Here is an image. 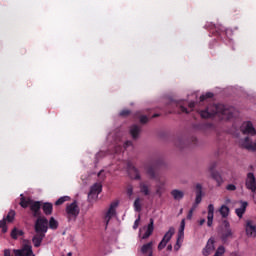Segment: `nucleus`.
Segmentation results:
<instances>
[{
    "instance_id": "obj_1",
    "label": "nucleus",
    "mask_w": 256,
    "mask_h": 256,
    "mask_svg": "<svg viewBox=\"0 0 256 256\" xmlns=\"http://www.w3.org/2000/svg\"><path fill=\"white\" fill-rule=\"evenodd\" d=\"M215 115L222 117V119H231L233 117V110L223 104H214L200 111L202 119H211Z\"/></svg>"
},
{
    "instance_id": "obj_2",
    "label": "nucleus",
    "mask_w": 256,
    "mask_h": 256,
    "mask_svg": "<svg viewBox=\"0 0 256 256\" xmlns=\"http://www.w3.org/2000/svg\"><path fill=\"white\" fill-rule=\"evenodd\" d=\"M79 213H81V208H79V203L77 202V200H74L72 203L66 204V215L69 222L77 221Z\"/></svg>"
},
{
    "instance_id": "obj_3",
    "label": "nucleus",
    "mask_w": 256,
    "mask_h": 256,
    "mask_svg": "<svg viewBox=\"0 0 256 256\" xmlns=\"http://www.w3.org/2000/svg\"><path fill=\"white\" fill-rule=\"evenodd\" d=\"M195 193H196L195 203L193 204L192 208L189 210L187 214V219L189 220L193 219V211H195V209H197V205H199L201 201H203V186L200 183L196 184Z\"/></svg>"
},
{
    "instance_id": "obj_4",
    "label": "nucleus",
    "mask_w": 256,
    "mask_h": 256,
    "mask_svg": "<svg viewBox=\"0 0 256 256\" xmlns=\"http://www.w3.org/2000/svg\"><path fill=\"white\" fill-rule=\"evenodd\" d=\"M34 231L46 235L49 231V220L45 216H39L35 221Z\"/></svg>"
},
{
    "instance_id": "obj_5",
    "label": "nucleus",
    "mask_w": 256,
    "mask_h": 256,
    "mask_svg": "<svg viewBox=\"0 0 256 256\" xmlns=\"http://www.w3.org/2000/svg\"><path fill=\"white\" fill-rule=\"evenodd\" d=\"M206 29H209V31H211L213 35L220 37V39H223V37H227V33H229V30L222 25L217 26L212 23L206 25Z\"/></svg>"
},
{
    "instance_id": "obj_6",
    "label": "nucleus",
    "mask_w": 256,
    "mask_h": 256,
    "mask_svg": "<svg viewBox=\"0 0 256 256\" xmlns=\"http://www.w3.org/2000/svg\"><path fill=\"white\" fill-rule=\"evenodd\" d=\"M13 253L15 256H35L33 253V246H31L29 241L23 244L21 249H14Z\"/></svg>"
},
{
    "instance_id": "obj_7",
    "label": "nucleus",
    "mask_w": 256,
    "mask_h": 256,
    "mask_svg": "<svg viewBox=\"0 0 256 256\" xmlns=\"http://www.w3.org/2000/svg\"><path fill=\"white\" fill-rule=\"evenodd\" d=\"M183 237H185V219H182L180 223L176 244L174 245L175 251H179V249H181V244L183 243Z\"/></svg>"
},
{
    "instance_id": "obj_8",
    "label": "nucleus",
    "mask_w": 256,
    "mask_h": 256,
    "mask_svg": "<svg viewBox=\"0 0 256 256\" xmlns=\"http://www.w3.org/2000/svg\"><path fill=\"white\" fill-rule=\"evenodd\" d=\"M183 237H185V219H182L180 223L176 244L174 245L175 251H179V249H181V244L183 243Z\"/></svg>"
},
{
    "instance_id": "obj_9",
    "label": "nucleus",
    "mask_w": 256,
    "mask_h": 256,
    "mask_svg": "<svg viewBox=\"0 0 256 256\" xmlns=\"http://www.w3.org/2000/svg\"><path fill=\"white\" fill-rule=\"evenodd\" d=\"M173 235H175V228L170 227L169 230L163 236L161 242L159 243L158 251H162V249H165V247H167V243L171 241Z\"/></svg>"
},
{
    "instance_id": "obj_10",
    "label": "nucleus",
    "mask_w": 256,
    "mask_h": 256,
    "mask_svg": "<svg viewBox=\"0 0 256 256\" xmlns=\"http://www.w3.org/2000/svg\"><path fill=\"white\" fill-rule=\"evenodd\" d=\"M215 167H217V162H213L210 167H209V171L211 173V177L212 179H214V181H216L217 186L221 187V185H223V176H221V174L217 171H215Z\"/></svg>"
},
{
    "instance_id": "obj_11",
    "label": "nucleus",
    "mask_w": 256,
    "mask_h": 256,
    "mask_svg": "<svg viewBox=\"0 0 256 256\" xmlns=\"http://www.w3.org/2000/svg\"><path fill=\"white\" fill-rule=\"evenodd\" d=\"M118 206H119V201H114L110 204V207L104 217L106 226L109 225L111 218L115 215V209H117Z\"/></svg>"
},
{
    "instance_id": "obj_12",
    "label": "nucleus",
    "mask_w": 256,
    "mask_h": 256,
    "mask_svg": "<svg viewBox=\"0 0 256 256\" xmlns=\"http://www.w3.org/2000/svg\"><path fill=\"white\" fill-rule=\"evenodd\" d=\"M127 169H128V173L131 177V179H135L136 181L141 180V174L139 173V169H137L133 163L128 162L127 163Z\"/></svg>"
},
{
    "instance_id": "obj_13",
    "label": "nucleus",
    "mask_w": 256,
    "mask_h": 256,
    "mask_svg": "<svg viewBox=\"0 0 256 256\" xmlns=\"http://www.w3.org/2000/svg\"><path fill=\"white\" fill-rule=\"evenodd\" d=\"M240 143L244 149H247L248 151H256V141L253 143V141H251V138H249V136L241 140Z\"/></svg>"
},
{
    "instance_id": "obj_14",
    "label": "nucleus",
    "mask_w": 256,
    "mask_h": 256,
    "mask_svg": "<svg viewBox=\"0 0 256 256\" xmlns=\"http://www.w3.org/2000/svg\"><path fill=\"white\" fill-rule=\"evenodd\" d=\"M41 207V201H32V204H30V211H32L33 217H41Z\"/></svg>"
},
{
    "instance_id": "obj_15",
    "label": "nucleus",
    "mask_w": 256,
    "mask_h": 256,
    "mask_svg": "<svg viewBox=\"0 0 256 256\" xmlns=\"http://www.w3.org/2000/svg\"><path fill=\"white\" fill-rule=\"evenodd\" d=\"M242 133L243 135H256L255 127H253L251 121L245 122L242 125Z\"/></svg>"
},
{
    "instance_id": "obj_16",
    "label": "nucleus",
    "mask_w": 256,
    "mask_h": 256,
    "mask_svg": "<svg viewBox=\"0 0 256 256\" xmlns=\"http://www.w3.org/2000/svg\"><path fill=\"white\" fill-rule=\"evenodd\" d=\"M103 191V185L101 183H95L91 188L90 192L88 193V199H91V196L99 197V194Z\"/></svg>"
},
{
    "instance_id": "obj_17",
    "label": "nucleus",
    "mask_w": 256,
    "mask_h": 256,
    "mask_svg": "<svg viewBox=\"0 0 256 256\" xmlns=\"http://www.w3.org/2000/svg\"><path fill=\"white\" fill-rule=\"evenodd\" d=\"M245 231L247 237H256V226L253 225V222L251 220H248L246 222Z\"/></svg>"
},
{
    "instance_id": "obj_18",
    "label": "nucleus",
    "mask_w": 256,
    "mask_h": 256,
    "mask_svg": "<svg viewBox=\"0 0 256 256\" xmlns=\"http://www.w3.org/2000/svg\"><path fill=\"white\" fill-rule=\"evenodd\" d=\"M45 239V234L36 232V234L32 237V243L34 247L39 248V246L43 243Z\"/></svg>"
},
{
    "instance_id": "obj_19",
    "label": "nucleus",
    "mask_w": 256,
    "mask_h": 256,
    "mask_svg": "<svg viewBox=\"0 0 256 256\" xmlns=\"http://www.w3.org/2000/svg\"><path fill=\"white\" fill-rule=\"evenodd\" d=\"M231 238H233V231L231 230V228H229V222H226L225 230L222 233L221 239L225 243L227 242V239H231Z\"/></svg>"
},
{
    "instance_id": "obj_20",
    "label": "nucleus",
    "mask_w": 256,
    "mask_h": 256,
    "mask_svg": "<svg viewBox=\"0 0 256 256\" xmlns=\"http://www.w3.org/2000/svg\"><path fill=\"white\" fill-rule=\"evenodd\" d=\"M240 203H241L240 208L235 209V213L237 217H239V219L243 218V215H245V211H247V207L249 205V203L245 201H241Z\"/></svg>"
},
{
    "instance_id": "obj_21",
    "label": "nucleus",
    "mask_w": 256,
    "mask_h": 256,
    "mask_svg": "<svg viewBox=\"0 0 256 256\" xmlns=\"http://www.w3.org/2000/svg\"><path fill=\"white\" fill-rule=\"evenodd\" d=\"M214 213H215V206H213V204H209L208 205V216H207V225L209 227L213 226V217H214Z\"/></svg>"
},
{
    "instance_id": "obj_22",
    "label": "nucleus",
    "mask_w": 256,
    "mask_h": 256,
    "mask_svg": "<svg viewBox=\"0 0 256 256\" xmlns=\"http://www.w3.org/2000/svg\"><path fill=\"white\" fill-rule=\"evenodd\" d=\"M154 223H155V221L153 220V218H150V222L147 226V230L144 233V235L142 236V239H149V237H151V235L153 234Z\"/></svg>"
},
{
    "instance_id": "obj_23",
    "label": "nucleus",
    "mask_w": 256,
    "mask_h": 256,
    "mask_svg": "<svg viewBox=\"0 0 256 256\" xmlns=\"http://www.w3.org/2000/svg\"><path fill=\"white\" fill-rule=\"evenodd\" d=\"M20 203L19 205L23 208V209H27V207H31V204L33 203V200H31V198H25V196H23V194L20 195Z\"/></svg>"
},
{
    "instance_id": "obj_24",
    "label": "nucleus",
    "mask_w": 256,
    "mask_h": 256,
    "mask_svg": "<svg viewBox=\"0 0 256 256\" xmlns=\"http://www.w3.org/2000/svg\"><path fill=\"white\" fill-rule=\"evenodd\" d=\"M170 194L172 195L175 201H181V199L185 197V192L177 189L172 190Z\"/></svg>"
},
{
    "instance_id": "obj_25",
    "label": "nucleus",
    "mask_w": 256,
    "mask_h": 256,
    "mask_svg": "<svg viewBox=\"0 0 256 256\" xmlns=\"http://www.w3.org/2000/svg\"><path fill=\"white\" fill-rule=\"evenodd\" d=\"M42 210L46 215H53V204L51 202L43 203Z\"/></svg>"
},
{
    "instance_id": "obj_26",
    "label": "nucleus",
    "mask_w": 256,
    "mask_h": 256,
    "mask_svg": "<svg viewBox=\"0 0 256 256\" xmlns=\"http://www.w3.org/2000/svg\"><path fill=\"white\" fill-rule=\"evenodd\" d=\"M139 133H141V127L138 125H133L130 128V135L133 139H137L139 137Z\"/></svg>"
},
{
    "instance_id": "obj_27",
    "label": "nucleus",
    "mask_w": 256,
    "mask_h": 256,
    "mask_svg": "<svg viewBox=\"0 0 256 256\" xmlns=\"http://www.w3.org/2000/svg\"><path fill=\"white\" fill-rule=\"evenodd\" d=\"M214 249L215 247L213 246V240L208 241L205 249L203 250V255L205 256L211 255Z\"/></svg>"
},
{
    "instance_id": "obj_28",
    "label": "nucleus",
    "mask_w": 256,
    "mask_h": 256,
    "mask_svg": "<svg viewBox=\"0 0 256 256\" xmlns=\"http://www.w3.org/2000/svg\"><path fill=\"white\" fill-rule=\"evenodd\" d=\"M48 227L55 231L59 228V222L54 217H51L48 222Z\"/></svg>"
},
{
    "instance_id": "obj_29",
    "label": "nucleus",
    "mask_w": 256,
    "mask_h": 256,
    "mask_svg": "<svg viewBox=\"0 0 256 256\" xmlns=\"http://www.w3.org/2000/svg\"><path fill=\"white\" fill-rule=\"evenodd\" d=\"M23 235H25V232H23V230H19L17 228H14L11 231V237L15 240L19 239V237H23Z\"/></svg>"
},
{
    "instance_id": "obj_30",
    "label": "nucleus",
    "mask_w": 256,
    "mask_h": 256,
    "mask_svg": "<svg viewBox=\"0 0 256 256\" xmlns=\"http://www.w3.org/2000/svg\"><path fill=\"white\" fill-rule=\"evenodd\" d=\"M146 173L150 177V179H157V173L155 172V167L153 166L146 167Z\"/></svg>"
},
{
    "instance_id": "obj_31",
    "label": "nucleus",
    "mask_w": 256,
    "mask_h": 256,
    "mask_svg": "<svg viewBox=\"0 0 256 256\" xmlns=\"http://www.w3.org/2000/svg\"><path fill=\"white\" fill-rule=\"evenodd\" d=\"M140 193H143L145 196L150 195L151 193L149 190V185H147L145 182L140 183Z\"/></svg>"
},
{
    "instance_id": "obj_32",
    "label": "nucleus",
    "mask_w": 256,
    "mask_h": 256,
    "mask_svg": "<svg viewBox=\"0 0 256 256\" xmlns=\"http://www.w3.org/2000/svg\"><path fill=\"white\" fill-rule=\"evenodd\" d=\"M142 253H153V242L144 244L141 248Z\"/></svg>"
},
{
    "instance_id": "obj_33",
    "label": "nucleus",
    "mask_w": 256,
    "mask_h": 256,
    "mask_svg": "<svg viewBox=\"0 0 256 256\" xmlns=\"http://www.w3.org/2000/svg\"><path fill=\"white\" fill-rule=\"evenodd\" d=\"M219 213L223 219H226V217H229V208L227 207V205H222L219 209Z\"/></svg>"
},
{
    "instance_id": "obj_34",
    "label": "nucleus",
    "mask_w": 256,
    "mask_h": 256,
    "mask_svg": "<svg viewBox=\"0 0 256 256\" xmlns=\"http://www.w3.org/2000/svg\"><path fill=\"white\" fill-rule=\"evenodd\" d=\"M165 182H161L160 184L157 185V189H156V195H158V197H162L163 195V191H165Z\"/></svg>"
},
{
    "instance_id": "obj_35",
    "label": "nucleus",
    "mask_w": 256,
    "mask_h": 256,
    "mask_svg": "<svg viewBox=\"0 0 256 256\" xmlns=\"http://www.w3.org/2000/svg\"><path fill=\"white\" fill-rule=\"evenodd\" d=\"M67 201H71V197L62 196L55 202V205L59 207V205H63V203H67Z\"/></svg>"
},
{
    "instance_id": "obj_36",
    "label": "nucleus",
    "mask_w": 256,
    "mask_h": 256,
    "mask_svg": "<svg viewBox=\"0 0 256 256\" xmlns=\"http://www.w3.org/2000/svg\"><path fill=\"white\" fill-rule=\"evenodd\" d=\"M6 222L8 223H13V220L15 219V210H10L6 216V218H4Z\"/></svg>"
},
{
    "instance_id": "obj_37",
    "label": "nucleus",
    "mask_w": 256,
    "mask_h": 256,
    "mask_svg": "<svg viewBox=\"0 0 256 256\" xmlns=\"http://www.w3.org/2000/svg\"><path fill=\"white\" fill-rule=\"evenodd\" d=\"M134 210L137 213H140V211H141V199L140 198L135 199V201H134Z\"/></svg>"
},
{
    "instance_id": "obj_38",
    "label": "nucleus",
    "mask_w": 256,
    "mask_h": 256,
    "mask_svg": "<svg viewBox=\"0 0 256 256\" xmlns=\"http://www.w3.org/2000/svg\"><path fill=\"white\" fill-rule=\"evenodd\" d=\"M206 99H213V93L208 92L205 95L200 96V103H203Z\"/></svg>"
},
{
    "instance_id": "obj_39",
    "label": "nucleus",
    "mask_w": 256,
    "mask_h": 256,
    "mask_svg": "<svg viewBox=\"0 0 256 256\" xmlns=\"http://www.w3.org/2000/svg\"><path fill=\"white\" fill-rule=\"evenodd\" d=\"M0 229H2L3 233H7V222L5 218L0 220Z\"/></svg>"
},
{
    "instance_id": "obj_40",
    "label": "nucleus",
    "mask_w": 256,
    "mask_h": 256,
    "mask_svg": "<svg viewBox=\"0 0 256 256\" xmlns=\"http://www.w3.org/2000/svg\"><path fill=\"white\" fill-rule=\"evenodd\" d=\"M175 145L176 147H178L179 149H183V147H185V145L183 144V140L181 138H178L176 141H175Z\"/></svg>"
},
{
    "instance_id": "obj_41",
    "label": "nucleus",
    "mask_w": 256,
    "mask_h": 256,
    "mask_svg": "<svg viewBox=\"0 0 256 256\" xmlns=\"http://www.w3.org/2000/svg\"><path fill=\"white\" fill-rule=\"evenodd\" d=\"M128 115H131V110L124 109L120 112V117H128Z\"/></svg>"
},
{
    "instance_id": "obj_42",
    "label": "nucleus",
    "mask_w": 256,
    "mask_h": 256,
    "mask_svg": "<svg viewBox=\"0 0 256 256\" xmlns=\"http://www.w3.org/2000/svg\"><path fill=\"white\" fill-rule=\"evenodd\" d=\"M149 122V118L145 115L140 116V123H142V125H145V123Z\"/></svg>"
},
{
    "instance_id": "obj_43",
    "label": "nucleus",
    "mask_w": 256,
    "mask_h": 256,
    "mask_svg": "<svg viewBox=\"0 0 256 256\" xmlns=\"http://www.w3.org/2000/svg\"><path fill=\"white\" fill-rule=\"evenodd\" d=\"M226 190L227 191H237V186H235L234 184H228L226 186Z\"/></svg>"
},
{
    "instance_id": "obj_44",
    "label": "nucleus",
    "mask_w": 256,
    "mask_h": 256,
    "mask_svg": "<svg viewBox=\"0 0 256 256\" xmlns=\"http://www.w3.org/2000/svg\"><path fill=\"white\" fill-rule=\"evenodd\" d=\"M127 195H128V197H131L133 195V186L132 185L127 186Z\"/></svg>"
},
{
    "instance_id": "obj_45",
    "label": "nucleus",
    "mask_w": 256,
    "mask_h": 256,
    "mask_svg": "<svg viewBox=\"0 0 256 256\" xmlns=\"http://www.w3.org/2000/svg\"><path fill=\"white\" fill-rule=\"evenodd\" d=\"M133 146V142L132 141H126L123 145V149H128V147H132Z\"/></svg>"
},
{
    "instance_id": "obj_46",
    "label": "nucleus",
    "mask_w": 256,
    "mask_h": 256,
    "mask_svg": "<svg viewBox=\"0 0 256 256\" xmlns=\"http://www.w3.org/2000/svg\"><path fill=\"white\" fill-rule=\"evenodd\" d=\"M189 143H191V145H197V137L195 136L190 137Z\"/></svg>"
},
{
    "instance_id": "obj_47",
    "label": "nucleus",
    "mask_w": 256,
    "mask_h": 256,
    "mask_svg": "<svg viewBox=\"0 0 256 256\" xmlns=\"http://www.w3.org/2000/svg\"><path fill=\"white\" fill-rule=\"evenodd\" d=\"M179 111H180V113H189V110L187 109V107H185L183 105H181L179 107Z\"/></svg>"
},
{
    "instance_id": "obj_48",
    "label": "nucleus",
    "mask_w": 256,
    "mask_h": 256,
    "mask_svg": "<svg viewBox=\"0 0 256 256\" xmlns=\"http://www.w3.org/2000/svg\"><path fill=\"white\" fill-rule=\"evenodd\" d=\"M188 107H189L190 111H193V109H195V102H190L188 104Z\"/></svg>"
},
{
    "instance_id": "obj_49",
    "label": "nucleus",
    "mask_w": 256,
    "mask_h": 256,
    "mask_svg": "<svg viewBox=\"0 0 256 256\" xmlns=\"http://www.w3.org/2000/svg\"><path fill=\"white\" fill-rule=\"evenodd\" d=\"M139 221H140L139 218L135 220L134 226H133L134 229H137L139 227Z\"/></svg>"
},
{
    "instance_id": "obj_50",
    "label": "nucleus",
    "mask_w": 256,
    "mask_h": 256,
    "mask_svg": "<svg viewBox=\"0 0 256 256\" xmlns=\"http://www.w3.org/2000/svg\"><path fill=\"white\" fill-rule=\"evenodd\" d=\"M4 256H11V250L9 249L4 250Z\"/></svg>"
},
{
    "instance_id": "obj_51",
    "label": "nucleus",
    "mask_w": 256,
    "mask_h": 256,
    "mask_svg": "<svg viewBox=\"0 0 256 256\" xmlns=\"http://www.w3.org/2000/svg\"><path fill=\"white\" fill-rule=\"evenodd\" d=\"M167 251H173V246L171 244L167 246Z\"/></svg>"
},
{
    "instance_id": "obj_52",
    "label": "nucleus",
    "mask_w": 256,
    "mask_h": 256,
    "mask_svg": "<svg viewBox=\"0 0 256 256\" xmlns=\"http://www.w3.org/2000/svg\"><path fill=\"white\" fill-rule=\"evenodd\" d=\"M199 225H205V219H201Z\"/></svg>"
},
{
    "instance_id": "obj_53",
    "label": "nucleus",
    "mask_w": 256,
    "mask_h": 256,
    "mask_svg": "<svg viewBox=\"0 0 256 256\" xmlns=\"http://www.w3.org/2000/svg\"><path fill=\"white\" fill-rule=\"evenodd\" d=\"M99 196H95V195H92L90 198L88 199H97Z\"/></svg>"
},
{
    "instance_id": "obj_54",
    "label": "nucleus",
    "mask_w": 256,
    "mask_h": 256,
    "mask_svg": "<svg viewBox=\"0 0 256 256\" xmlns=\"http://www.w3.org/2000/svg\"><path fill=\"white\" fill-rule=\"evenodd\" d=\"M152 117L155 119V117H159V114H154Z\"/></svg>"
},
{
    "instance_id": "obj_55",
    "label": "nucleus",
    "mask_w": 256,
    "mask_h": 256,
    "mask_svg": "<svg viewBox=\"0 0 256 256\" xmlns=\"http://www.w3.org/2000/svg\"><path fill=\"white\" fill-rule=\"evenodd\" d=\"M101 173H103V170H101V171L98 173V177H101Z\"/></svg>"
},
{
    "instance_id": "obj_56",
    "label": "nucleus",
    "mask_w": 256,
    "mask_h": 256,
    "mask_svg": "<svg viewBox=\"0 0 256 256\" xmlns=\"http://www.w3.org/2000/svg\"><path fill=\"white\" fill-rule=\"evenodd\" d=\"M67 255H68V256H73V253L69 252Z\"/></svg>"
},
{
    "instance_id": "obj_57",
    "label": "nucleus",
    "mask_w": 256,
    "mask_h": 256,
    "mask_svg": "<svg viewBox=\"0 0 256 256\" xmlns=\"http://www.w3.org/2000/svg\"><path fill=\"white\" fill-rule=\"evenodd\" d=\"M180 213H183V209L180 210Z\"/></svg>"
}]
</instances>
